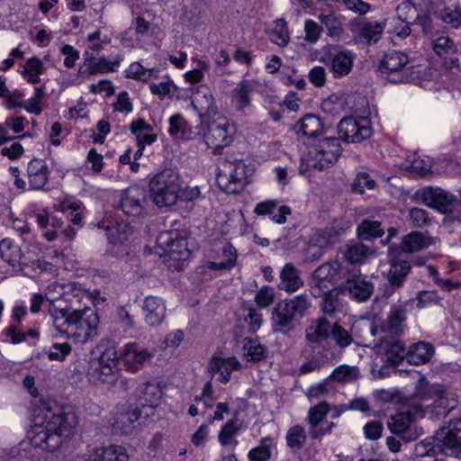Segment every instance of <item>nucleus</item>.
I'll use <instances>...</instances> for the list:
<instances>
[{
	"label": "nucleus",
	"mask_w": 461,
	"mask_h": 461,
	"mask_svg": "<svg viewBox=\"0 0 461 461\" xmlns=\"http://www.w3.org/2000/svg\"><path fill=\"white\" fill-rule=\"evenodd\" d=\"M77 422L72 412L66 413L60 407L46 408L43 421L35 423L29 431L31 444L50 452L55 451L72 433Z\"/></svg>",
	"instance_id": "nucleus-1"
},
{
	"label": "nucleus",
	"mask_w": 461,
	"mask_h": 461,
	"mask_svg": "<svg viewBox=\"0 0 461 461\" xmlns=\"http://www.w3.org/2000/svg\"><path fill=\"white\" fill-rule=\"evenodd\" d=\"M312 303L306 294L278 302L272 311V327L276 332L286 334L294 329V321L302 318Z\"/></svg>",
	"instance_id": "nucleus-2"
},
{
	"label": "nucleus",
	"mask_w": 461,
	"mask_h": 461,
	"mask_svg": "<svg viewBox=\"0 0 461 461\" xmlns=\"http://www.w3.org/2000/svg\"><path fill=\"white\" fill-rule=\"evenodd\" d=\"M150 197L158 207L174 205L180 191L178 174L170 168H166L155 174L149 182Z\"/></svg>",
	"instance_id": "nucleus-3"
},
{
	"label": "nucleus",
	"mask_w": 461,
	"mask_h": 461,
	"mask_svg": "<svg viewBox=\"0 0 461 461\" xmlns=\"http://www.w3.org/2000/svg\"><path fill=\"white\" fill-rule=\"evenodd\" d=\"M341 154V147L339 139L335 137L325 138L312 147L304 158L308 167L322 171L332 167Z\"/></svg>",
	"instance_id": "nucleus-4"
},
{
	"label": "nucleus",
	"mask_w": 461,
	"mask_h": 461,
	"mask_svg": "<svg viewBox=\"0 0 461 461\" xmlns=\"http://www.w3.org/2000/svg\"><path fill=\"white\" fill-rule=\"evenodd\" d=\"M118 369L116 351L107 348L99 357L89 360L86 375L94 384L109 386L116 378Z\"/></svg>",
	"instance_id": "nucleus-5"
},
{
	"label": "nucleus",
	"mask_w": 461,
	"mask_h": 461,
	"mask_svg": "<svg viewBox=\"0 0 461 461\" xmlns=\"http://www.w3.org/2000/svg\"><path fill=\"white\" fill-rule=\"evenodd\" d=\"M220 189L229 194H239L247 184V167L241 160L225 161L217 174Z\"/></svg>",
	"instance_id": "nucleus-6"
},
{
	"label": "nucleus",
	"mask_w": 461,
	"mask_h": 461,
	"mask_svg": "<svg viewBox=\"0 0 461 461\" xmlns=\"http://www.w3.org/2000/svg\"><path fill=\"white\" fill-rule=\"evenodd\" d=\"M98 315L92 310L72 311V321L68 338H74L79 343H85L96 336Z\"/></svg>",
	"instance_id": "nucleus-7"
},
{
	"label": "nucleus",
	"mask_w": 461,
	"mask_h": 461,
	"mask_svg": "<svg viewBox=\"0 0 461 461\" xmlns=\"http://www.w3.org/2000/svg\"><path fill=\"white\" fill-rule=\"evenodd\" d=\"M340 140L347 143H358L372 135L370 122L366 117L343 118L337 126Z\"/></svg>",
	"instance_id": "nucleus-8"
},
{
	"label": "nucleus",
	"mask_w": 461,
	"mask_h": 461,
	"mask_svg": "<svg viewBox=\"0 0 461 461\" xmlns=\"http://www.w3.org/2000/svg\"><path fill=\"white\" fill-rule=\"evenodd\" d=\"M438 448L441 453L461 456V419L452 420L437 431Z\"/></svg>",
	"instance_id": "nucleus-9"
},
{
	"label": "nucleus",
	"mask_w": 461,
	"mask_h": 461,
	"mask_svg": "<svg viewBox=\"0 0 461 461\" xmlns=\"http://www.w3.org/2000/svg\"><path fill=\"white\" fill-rule=\"evenodd\" d=\"M417 195L426 205L442 213L451 214L454 208L461 207V202L458 199L441 188L425 187L417 192Z\"/></svg>",
	"instance_id": "nucleus-10"
},
{
	"label": "nucleus",
	"mask_w": 461,
	"mask_h": 461,
	"mask_svg": "<svg viewBox=\"0 0 461 461\" xmlns=\"http://www.w3.org/2000/svg\"><path fill=\"white\" fill-rule=\"evenodd\" d=\"M409 62L407 55L397 50H389L380 63L379 70L392 83H402L409 77L404 68Z\"/></svg>",
	"instance_id": "nucleus-11"
},
{
	"label": "nucleus",
	"mask_w": 461,
	"mask_h": 461,
	"mask_svg": "<svg viewBox=\"0 0 461 461\" xmlns=\"http://www.w3.org/2000/svg\"><path fill=\"white\" fill-rule=\"evenodd\" d=\"M331 331L332 323L326 317L314 319L305 329V342L312 351L321 349L323 346L329 348L328 339Z\"/></svg>",
	"instance_id": "nucleus-12"
},
{
	"label": "nucleus",
	"mask_w": 461,
	"mask_h": 461,
	"mask_svg": "<svg viewBox=\"0 0 461 461\" xmlns=\"http://www.w3.org/2000/svg\"><path fill=\"white\" fill-rule=\"evenodd\" d=\"M341 293H348L349 296L357 302L367 301L374 293L375 287L372 282L362 275L352 274L346 282L339 285Z\"/></svg>",
	"instance_id": "nucleus-13"
},
{
	"label": "nucleus",
	"mask_w": 461,
	"mask_h": 461,
	"mask_svg": "<svg viewBox=\"0 0 461 461\" xmlns=\"http://www.w3.org/2000/svg\"><path fill=\"white\" fill-rule=\"evenodd\" d=\"M232 133V128L226 122H213L209 125L207 133L204 136L205 143L208 148L218 151L230 144Z\"/></svg>",
	"instance_id": "nucleus-14"
},
{
	"label": "nucleus",
	"mask_w": 461,
	"mask_h": 461,
	"mask_svg": "<svg viewBox=\"0 0 461 461\" xmlns=\"http://www.w3.org/2000/svg\"><path fill=\"white\" fill-rule=\"evenodd\" d=\"M121 357L125 369L134 374L144 366V364L152 357V354L136 343H128L124 346Z\"/></svg>",
	"instance_id": "nucleus-15"
},
{
	"label": "nucleus",
	"mask_w": 461,
	"mask_h": 461,
	"mask_svg": "<svg viewBox=\"0 0 461 461\" xmlns=\"http://www.w3.org/2000/svg\"><path fill=\"white\" fill-rule=\"evenodd\" d=\"M146 202V193L142 187L133 185L123 191L121 196L122 212L129 216H138L143 210Z\"/></svg>",
	"instance_id": "nucleus-16"
},
{
	"label": "nucleus",
	"mask_w": 461,
	"mask_h": 461,
	"mask_svg": "<svg viewBox=\"0 0 461 461\" xmlns=\"http://www.w3.org/2000/svg\"><path fill=\"white\" fill-rule=\"evenodd\" d=\"M142 311L146 323L150 327H156L164 321L167 307L163 299L150 295L144 299Z\"/></svg>",
	"instance_id": "nucleus-17"
},
{
	"label": "nucleus",
	"mask_w": 461,
	"mask_h": 461,
	"mask_svg": "<svg viewBox=\"0 0 461 461\" xmlns=\"http://www.w3.org/2000/svg\"><path fill=\"white\" fill-rule=\"evenodd\" d=\"M433 402V411L437 416L445 417L450 411L455 410L458 405V399L456 393L442 385L441 387H436Z\"/></svg>",
	"instance_id": "nucleus-18"
},
{
	"label": "nucleus",
	"mask_w": 461,
	"mask_h": 461,
	"mask_svg": "<svg viewBox=\"0 0 461 461\" xmlns=\"http://www.w3.org/2000/svg\"><path fill=\"white\" fill-rule=\"evenodd\" d=\"M410 270L411 265L408 261L393 262L388 273V283L384 285V295L389 297L401 287Z\"/></svg>",
	"instance_id": "nucleus-19"
},
{
	"label": "nucleus",
	"mask_w": 461,
	"mask_h": 461,
	"mask_svg": "<svg viewBox=\"0 0 461 461\" xmlns=\"http://www.w3.org/2000/svg\"><path fill=\"white\" fill-rule=\"evenodd\" d=\"M140 415L137 408L122 407L114 416L113 429L121 434H131L136 428Z\"/></svg>",
	"instance_id": "nucleus-20"
},
{
	"label": "nucleus",
	"mask_w": 461,
	"mask_h": 461,
	"mask_svg": "<svg viewBox=\"0 0 461 461\" xmlns=\"http://www.w3.org/2000/svg\"><path fill=\"white\" fill-rule=\"evenodd\" d=\"M241 365L235 357H221L213 356L207 367L208 371L213 375L216 373H221L219 381L221 383H227L230 379V374L233 370H240Z\"/></svg>",
	"instance_id": "nucleus-21"
},
{
	"label": "nucleus",
	"mask_w": 461,
	"mask_h": 461,
	"mask_svg": "<svg viewBox=\"0 0 461 461\" xmlns=\"http://www.w3.org/2000/svg\"><path fill=\"white\" fill-rule=\"evenodd\" d=\"M279 277V289L287 293H294L303 286L301 271L293 263H286L283 267Z\"/></svg>",
	"instance_id": "nucleus-22"
},
{
	"label": "nucleus",
	"mask_w": 461,
	"mask_h": 461,
	"mask_svg": "<svg viewBox=\"0 0 461 461\" xmlns=\"http://www.w3.org/2000/svg\"><path fill=\"white\" fill-rule=\"evenodd\" d=\"M192 105L198 111L200 116L214 115L217 113V106L214 104L213 96L208 87L200 86L192 99Z\"/></svg>",
	"instance_id": "nucleus-23"
},
{
	"label": "nucleus",
	"mask_w": 461,
	"mask_h": 461,
	"mask_svg": "<svg viewBox=\"0 0 461 461\" xmlns=\"http://www.w3.org/2000/svg\"><path fill=\"white\" fill-rule=\"evenodd\" d=\"M355 55L349 50H336L331 54L330 67L335 77H341L350 73Z\"/></svg>",
	"instance_id": "nucleus-24"
},
{
	"label": "nucleus",
	"mask_w": 461,
	"mask_h": 461,
	"mask_svg": "<svg viewBox=\"0 0 461 461\" xmlns=\"http://www.w3.org/2000/svg\"><path fill=\"white\" fill-rule=\"evenodd\" d=\"M294 129L299 137H317L323 129L320 117L314 114H306L294 126Z\"/></svg>",
	"instance_id": "nucleus-25"
},
{
	"label": "nucleus",
	"mask_w": 461,
	"mask_h": 461,
	"mask_svg": "<svg viewBox=\"0 0 461 461\" xmlns=\"http://www.w3.org/2000/svg\"><path fill=\"white\" fill-rule=\"evenodd\" d=\"M29 185L32 189H41L48 181V167L40 159H32L27 167Z\"/></svg>",
	"instance_id": "nucleus-26"
},
{
	"label": "nucleus",
	"mask_w": 461,
	"mask_h": 461,
	"mask_svg": "<svg viewBox=\"0 0 461 461\" xmlns=\"http://www.w3.org/2000/svg\"><path fill=\"white\" fill-rule=\"evenodd\" d=\"M434 354L431 344L419 341L412 344L407 350V361L410 364L419 366L428 363Z\"/></svg>",
	"instance_id": "nucleus-27"
},
{
	"label": "nucleus",
	"mask_w": 461,
	"mask_h": 461,
	"mask_svg": "<svg viewBox=\"0 0 461 461\" xmlns=\"http://www.w3.org/2000/svg\"><path fill=\"white\" fill-rule=\"evenodd\" d=\"M129 456L121 446L97 448L86 461H128Z\"/></svg>",
	"instance_id": "nucleus-28"
},
{
	"label": "nucleus",
	"mask_w": 461,
	"mask_h": 461,
	"mask_svg": "<svg viewBox=\"0 0 461 461\" xmlns=\"http://www.w3.org/2000/svg\"><path fill=\"white\" fill-rule=\"evenodd\" d=\"M406 321V309L402 306H393L388 317L386 330L393 336H400L403 333Z\"/></svg>",
	"instance_id": "nucleus-29"
},
{
	"label": "nucleus",
	"mask_w": 461,
	"mask_h": 461,
	"mask_svg": "<svg viewBox=\"0 0 461 461\" xmlns=\"http://www.w3.org/2000/svg\"><path fill=\"white\" fill-rule=\"evenodd\" d=\"M373 254L374 250L367 245L359 241H351L347 245L345 258L351 264H361Z\"/></svg>",
	"instance_id": "nucleus-30"
},
{
	"label": "nucleus",
	"mask_w": 461,
	"mask_h": 461,
	"mask_svg": "<svg viewBox=\"0 0 461 461\" xmlns=\"http://www.w3.org/2000/svg\"><path fill=\"white\" fill-rule=\"evenodd\" d=\"M313 352L315 353V356L301 366L300 371L302 373L305 374L319 369L321 366L330 362L334 357V354L330 348H326L325 346H323L321 349Z\"/></svg>",
	"instance_id": "nucleus-31"
},
{
	"label": "nucleus",
	"mask_w": 461,
	"mask_h": 461,
	"mask_svg": "<svg viewBox=\"0 0 461 461\" xmlns=\"http://www.w3.org/2000/svg\"><path fill=\"white\" fill-rule=\"evenodd\" d=\"M162 395L160 388L150 383L142 384L138 389V397L140 404L142 406H156Z\"/></svg>",
	"instance_id": "nucleus-32"
},
{
	"label": "nucleus",
	"mask_w": 461,
	"mask_h": 461,
	"mask_svg": "<svg viewBox=\"0 0 461 461\" xmlns=\"http://www.w3.org/2000/svg\"><path fill=\"white\" fill-rule=\"evenodd\" d=\"M341 266L338 261H329L319 266L312 273L333 286L340 280Z\"/></svg>",
	"instance_id": "nucleus-33"
},
{
	"label": "nucleus",
	"mask_w": 461,
	"mask_h": 461,
	"mask_svg": "<svg viewBox=\"0 0 461 461\" xmlns=\"http://www.w3.org/2000/svg\"><path fill=\"white\" fill-rule=\"evenodd\" d=\"M384 345L387 360L394 365H399L404 358L407 359V350L404 345L398 339H382Z\"/></svg>",
	"instance_id": "nucleus-34"
},
{
	"label": "nucleus",
	"mask_w": 461,
	"mask_h": 461,
	"mask_svg": "<svg viewBox=\"0 0 461 461\" xmlns=\"http://www.w3.org/2000/svg\"><path fill=\"white\" fill-rule=\"evenodd\" d=\"M285 440L291 451L298 453L303 448L307 440L304 428L298 424L291 427L286 432Z\"/></svg>",
	"instance_id": "nucleus-35"
},
{
	"label": "nucleus",
	"mask_w": 461,
	"mask_h": 461,
	"mask_svg": "<svg viewBox=\"0 0 461 461\" xmlns=\"http://www.w3.org/2000/svg\"><path fill=\"white\" fill-rule=\"evenodd\" d=\"M358 238L363 240H368L375 238H380L384 233V228L379 221L363 220L357 226Z\"/></svg>",
	"instance_id": "nucleus-36"
},
{
	"label": "nucleus",
	"mask_w": 461,
	"mask_h": 461,
	"mask_svg": "<svg viewBox=\"0 0 461 461\" xmlns=\"http://www.w3.org/2000/svg\"><path fill=\"white\" fill-rule=\"evenodd\" d=\"M431 243V238L426 237L419 231H413L403 238L402 246L406 252H415L428 248Z\"/></svg>",
	"instance_id": "nucleus-37"
},
{
	"label": "nucleus",
	"mask_w": 461,
	"mask_h": 461,
	"mask_svg": "<svg viewBox=\"0 0 461 461\" xmlns=\"http://www.w3.org/2000/svg\"><path fill=\"white\" fill-rule=\"evenodd\" d=\"M243 356L249 361H260L266 357L267 348L258 339L245 338L242 345Z\"/></svg>",
	"instance_id": "nucleus-38"
},
{
	"label": "nucleus",
	"mask_w": 461,
	"mask_h": 461,
	"mask_svg": "<svg viewBox=\"0 0 461 461\" xmlns=\"http://www.w3.org/2000/svg\"><path fill=\"white\" fill-rule=\"evenodd\" d=\"M384 24L375 21H364L359 25V35L368 43H375L384 32Z\"/></svg>",
	"instance_id": "nucleus-39"
},
{
	"label": "nucleus",
	"mask_w": 461,
	"mask_h": 461,
	"mask_svg": "<svg viewBox=\"0 0 461 461\" xmlns=\"http://www.w3.org/2000/svg\"><path fill=\"white\" fill-rule=\"evenodd\" d=\"M44 69L42 61L37 57H32L26 61L22 76L29 83L35 85L41 82L40 76L44 72Z\"/></svg>",
	"instance_id": "nucleus-40"
},
{
	"label": "nucleus",
	"mask_w": 461,
	"mask_h": 461,
	"mask_svg": "<svg viewBox=\"0 0 461 461\" xmlns=\"http://www.w3.org/2000/svg\"><path fill=\"white\" fill-rule=\"evenodd\" d=\"M50 314L52 318L53 326L57 331L68 336L72 321V311L68 312L63 309L52 307L50 309Z\"/></svg>",
	"instance_id": "nucleus-41"
},
{
	"label": "nucleus",
	"mask_w": 461,
	"mask_h": 461,
	"mask_svg": "<svg viewBox=\"0 0 461 461\" xmlns=\"http://www.w3.org/2000/svg\"><path fill=\"white\" fill-rule=\"evenodd\" d=\"M120 62V59L114 61H108L104 57H102L97 59L96 65H95L91 68H84V67H79L77 74L78 76L83 77H89L96 73H106L110 71H114L115 68L119 67Z\"/></svg>",
	"instance_id": "nucleus-42"
},
{
	"label": "nucleus",
	"mask_w": 461,
	"mask_h": 461,
	"mask_svg": "<svg viewBox=\"0 0 461 461\" xmlns=\"http://www.w3.org/2000/svg\"><path fill=\"white\" fill-rule=\"evenodd\" d=\"M359 377V369L356 366L340 365L330 375V379L338 383H351Z\"/></svg>",
	"instance_id": "nucleus-43"
},
{
	"label": "nucleus",
	"mask_w": 461,
	"mask_h": 461,
	"mask_svg": "<svg viewBox=\"0 0 461 461\" xmlns=\"http://www.w3.org/2000/svg\"><path fill=\"white\" fill-rule=\"evenodd\" d=\"M252 92V86L249 82L241 83L232 92V103L234 106L239 110L242 111L250 104V93Z\"/></svg>",
	"instance_id": "nucleus-44"
},
{
	"label": "nucleus",
	"mask_w": 461,
	"mask_h": 461,
	"mask_svg": "<svg viewBox=\"0 0 461 461\" xmlns=\"http://www.w3.org/2000/svg\"><path fill=\"white\" fill-rule=\"evenodd\" d=\"M321 23L327 29V33L332 38H339L343 33L342 21L340 17L336 16L333 14H321Z\"/></svg>",
	"instance_id": "nucleus-45"
},
{
	"label": "nucleus",
	"mask_w": 461,
	"mask_h": 461,
	"mask_svg": "<svg viewBox=\"0 0 461 461\" xmlns=\"http://www.w3.org/2000/svg\"><path fill=\"white\" fill-rule=\"evenodd\" d=\"M341 293L339 286L337 288H333L332 291L325 294L322 298V301L320 304L321 311L324 314L331 316L335 314V312L339 310V294Z\"/></svg>",
	"instance_id": "nucleus-46"
},
{
	"label": "nucleus",
	"mask_w": 461,
	"mask_h": 461,
	"mask_svg": "<svg viewBox=\"0 0 461 461\" xmlns=\"http://www.w3.org/2000/svg\"><path fill=\"white\" fill-rule=\"evenodd\" d=\"M0 255L6 263L15 266L20 259V249L12 240L4 239L0 242Z\"/></svg>",
	"instance_id": "nucleus-47"
},
{
	"label": "nucleus",
	"mask_w": 461,
	"mask_h": 461,
	"mask_svg": "<svg viewBox=\"0 0 461 461\" xmlns=\"http://www.w3.org/2000/svg\"><path fill=\"white\" fill-rule=\"evenodd\" d=\"M375 186V180L373 179L367 172H359L351 184V190L354 193L363 194L366 189L374 190Z\"/></svg>",
	"instance_id": "nucleus-48"
},
{
	"label": "nucleus",
	"mask_w": 461,
	"mask_h": 461,
	"mask_svg": "<svg viewBox=\"0 0 461 461\" xmlns=\"http://www.w3.org/2000/svg\"><path fill=\"white\" fill-rule=\"evenodd\" d=\"M272 438L269 437L261 439L259 446L252 448L249 453L250 461H267L271 458Z\"/></svg>",
	"instance_id": "nucleus-49"
},
{
	"label": "nucleus",
	"mask_w": 461,
	"mask_h": 461,
	"mask_svg": "<svg viewBox=\"0 0 461 461\" xmlns=\"http://www.w3.org/2000/svg\"><path fill=\"white\" fill-rule=\"evenodd\" d=\"M441 451L438 448L436 437L424 439L415 445L414 455L418 457L433 456Z\"/></svg>",
	"instance_id": "nucleus-50"
},
{
	"label": "nucleus",
	"mask_w": 461,
	"mask_h": 461,
	"mask_svg": "<svg viewBox=\"0 0 461 461\" xmlns=\"http://www.w3.org/2000/svg\"><path fill=\"white\" fill-rule=\"evenodd\" d=\"M434 52L438 56L457 53V47L448 36H439L432 41Z\"/></svg>",
	"instance_id": "nucleus-51"
},
{
	"label": "nucleus",
	"mask_w": 461,
	"mask_h": 461,
	"mask_svg": "<svg viewBox=\"0 0 461 461\" xmlns=\"http://www.w3.org/2000/svg\"><path fill=\"white\" fill-rule=\"evenodd\" d=\"M331 286L333 285L312 273L309 281V290L314 298H321L325 294L332 291L333 289L330 288Z\"/></svg>",
	"instance_id": "nucleus-52"
},
{
	"label": "nucleus",
	"mask_w": 461,
	"mask_h": 461,
	"mask_svg": "<svg viewBox=\"0 0 461 461\" xmlns=\"http://www.w3.org/2000/svg\"><path fill=\"white\" fill-rule=\"evenodd\" d=\"M330 336L335 341L336 345L340 348H345L352 344L354 341L352 335L338 323L332 324V331Z\"/></svg>",
	"instance_id": "nucleus-53"
},
{
	"label": "nucleus",
	"mask_w": 461,
	"mask_h": 461,
	"mask_svg": "<svg viewBox=\"0 0 461 461\" xmlns=\"http://www.w3.org/2000/svg\"><path fill=\"white\" fill-rule=\"evenodd\" d=\"M441 386V384H430L425 377H420L415 387L414 394L422 400L434 399L436 387Z\"/></svg>",
	"instance_id": "nucleus-54"
},
{
	"label": "nucleus",
	"mask_w": 461,
	"mask_h": 461,
	"mask_svg": "<svg viewBox=\"0 0 461 461\" xmlns=\"http://www.w3.org/2000/svg\"><path fill=\"white\" fill-rule=\"evenodd\" d=\"M441 20L453 28H461V8L446 7L440 13Z\"/></svg>",
	"instance_id": "nucleus-55"
},
{
	"label": "nucleus",
	"mask_w": 461,
	"mask_h": 461,
	"mask_svg": "<svg viewBox=\"0 0 461 461\" xmlns=\"http://www.w3.org/2000/svg\"><path fill=\"white\" fill-rule=\"evenodd\" d=\"M240 428L237 426L235 420H229L221 429L218 438L222 446H228L233 441V438L237 435Z\"/></svg>",
	"instance_id": "nucleus-56"
},
{
	"label": "nucleus",
	"mask_w": 461,
	"mask_h": 461,
	"mask_svg": "<svg viewBox=\"0 0 461 461\" xmlns=\"http://www.w3.org/2000/svg\"><path fill=\"white\" fill-rule=\"evenodd\" d=\"M71 352V346L67 343H55L48 351V358L51 361H63Z\"/></svg>",
	"instance_id": "nucleus-57"
},
{
	"label": "nucleus",
	"mask_w": 461,
	"mask_h": 461,
	"mask_svg": "<svg viewBox=\"0 0 461 461\" xmlns=\"http://www.w3.org/2000/svg\"><path fill=\"white\" fill-rule=\"evenodd\" d=\"M330 411L329 404L325 402H321L309 411L308 421L311 426L318 425L328 414Z\"/></svg>",
	"instance_id": "nucleus-58"
},
{
	"label": "nucleus",
	"mask_w": 461,
	"mask_h": 461,
	"mask_svg": "<svg viewBox=\"0 0 461 461\" xmlns=\"http://www.w3.org/2000/svg\"><path fill=\"white\" fill-rule=\"evenodd\" d=\"M411 413L408 411L406 413H399L397 414L392 423V431L394 434L401 435L405 430L413 427L411 425V420L410 418Z\"/></svg>",
	"instance_id": "nucleus-59"
},
{
	"label": "nucleus",
	"mask_w": 461,
	"mask_h": 461,
	"mask_svg": "<svg viewBox=\"0 0 461 461\" xmlns=\"http://www.w3.org/2000/svg\"><path fill=\"white\" fill-rule=\"evenodd\" d=\"M125 76L128 78L147 81L150 76V71L144 68L139 62H133L126 69Z\"/></svg>",
	"instance_id": "nucleus-60"
},
{
	"label": "nucleus",
	"mask_w": 461,
	"mask_h": 461,
	"mask_svg": "<svg viewBox=\"0 0 461 461\" xmlns=\"http://www.w3.org/2000/svg\"><path fill=\"white\" fill-rule=\"evenodd\" d=\"M275 300L274 288L270 286L262 287L256 294L255 301L257 304L262 308L267 307L273 303Z\"/></svg>",
	"instance_id": "nucleus-61"
},
{
	"label": "nucleus",
	"mask_w": 461,
	"mask_h": 461,
	"mask_svg": "<svg viewBox=\"0 0 461 461\" xmlns=\"http://www.w3.org/2000/svg\"><path fill=\"white\" fill-rule=\"evenodd\" d=\"M185 121L179 113L174 114L169 118L168 133L177 138L178 135L185 132Z\"/></svg>",
	"instance_id": "nucleus-62"
},
{
	"label": "nucleus",
	"mask_w": 461,
	"mask_h": 461,
	"mask_svg": "<svg viewBox=\"0 0 461 461\" xmlns=\"http://www.w3.org/2000/svg\"><path fill=\"white\" fill-rule=\"evenodd\" d=\"M60 53L65 56L64 66L68 68H74L76 61L79 59V51L73 46L66 44L61 47Z\"/></svg>",
	"instance_id": "nucleus-63"
},
{
	"label": "nucleus",
	"mask_w": 461,
	"mask_h": 461,
	"mask_svg": "<svg viewBox=\"0 0 461 461\" xmlns=\"http://www.w3.org/2000/svg\"><path fill=\"white\" fill-rule=\"evenodd\" d=\"M305 41L310 43H315L321 32V28L312 20H307L304 23Z\"/></svg>",
	"instance_id": "nucleus-64"
}]
</instances>
